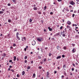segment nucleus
I'll list each match as a JSON object with an SVG mask.
<instances>
[{"mask_svg": "<svg viewBox=\"0 0 79 79\" xmlns=\"http://www.w3.org/2000/svg\"><path fill=\"white\" fill-rule=\"evenodd\" d=\"M22 41H23V42H24V41H26V38L25 37H22Z\"/></svg>", "mask_w": 79, "mask_h": 79, "instance_id": "obj_1", "label": "nucleus"}, {"mask_svg": "<svg viewBox=\"0 0 79 79\" xmlns=\"http://www.w3.org/2000/svg\"><path fill=\"white\" fill-rule=\"evenodd\" d=\"M71 5H75V3L73 1H71L69 3Z\"/></svg>", "mask_w": 79, "mask_h": 79, "instance_id": "obj_2", "label": "nucleus"}, {"mask_svg": "<svg viewBox=\"0 0 79 79\" xmlns=\"http://www.w3.org/2000/svg\"><path fill=\"white\" fill-rule=\"evenodd\" d=\"M32 45H35V41L34 40L32 42Z\"/></svg>", "mask_w": 79, "mask_h": 79, "instance_id": "obj_3", "label": "nucleus"}, {"mask_svg": "<svg viewBox=\"0 0 79 79\" xmlns=\"http://www.w3.org/2000/svg\"><path fill=\"white\" fill-rule=\"evenodd\" d=\"M37 40H38V41H39V42H41V41L42 40V38H41L40 39V38H38L37 39Z\"/></svg>", "mask_w": 79, "mask_h": 79, "instance_id": "obj_4", "label": "nucleus"}, {"mask_svg": "<svg viewBox=\"0 0 79 79\" xmlns=\"http://www.w3.org/2000/svg\"><path fill=\"white\" fill-rule=\"evenodd\" d=\"M76 49L75 48H73V49L72 50V52L73 53H75L76 52Z\"/></svg>", "mask_w": 79, "mask_h": 79, "instance_id": "obj_5", "label": "nucleus"}, {"mask_svg": "<svg viewBox=\"0 0 79 79\" xmlns=\"http://www.w3.org/2000/svg\"><path fill=\"white\" fill-rule=\"evenodd\" d=\"M61 57V56H59L56 57V59H57V60H58V59H60Z\"/></svg>", "mask_w": 79, "mask_h": 79, "instance_id": "obj_6", "label": "nucleus"}, {"mask_svg": "<svg viewBox=\"0 0 79 79\" xmlns=\"http://www.w3.org/2000/svg\"><path fill=\"white\" fill-rule=\"evenodd\" d=\"M57 50H60V48H61V47H60L59 46H57L56 47Z\"/></svg>", "mask_w": 79, "mask_h": 79, "instance_id": "obj_7", "label": "nucleus"}, {"mask_svg": "<svg viewBox=\"0 0 79 79\" xmlns=\"http://www.w3.org/2000/svg\"><path fill=\"white\" fill-rule=\"evenodd\" d=\"M67 23L69 25H70L71 24V22L69 21H68L67 22Z\"/></svg>", "mask_w": 79, "mask_h": 79, "instance_id": "obj_8", "label": "nucleus"}, {"mask_svg": "<svg viewBox=\"0 0 79 79\" xmlns=\"http://www.w3.org/2000/svg\"><path fill=\"white\" fill-rule=\"evenodd\" d=\"M12 1L15 4H16L17 2L16 0H12Z\"/></svg>", "mask_w": 79, "mask_h": 79, "instance_id": "obj_9", "label": "nucleus"}, {"mask_svg": "<svg viewBox=\"0 0 79 79\" xmlns=\"http://www.w3.org/2000/svg\"><path fill=\"white\" fill-rule=\"evenodd\" d=\"M6 54H5V53H3L2 54V56H4V57L6 56Z\"/></svg>", "mask_w": 79, "mask_h": 79, "instance_id": "obj_10", "label": "nucleus"}, {"mask_svg": "<svg viewBox=\"0 0 79 79\" xmlns=\"http://www.w3.org/2000/svg\"><path fill=\"white\" fill-rule=\"evenodd\" d=\"M16 38L18 40H20V38L19 37V36H16Z\"/></svg>", "mask_w": 79, "mask_h": 79, "instance_id": "obj_11", "label": "nucleus"}, {"mask_svg": "<svg viewBox=\"0 0 79 79\" xmlns=\"http://www.w3.org/2000/svg\"><path fill=\"white\" fill-rule=\"evenodd\" d=\"M48 28L49 30V31H52V29L50 28V27H49Z\"/></svg>", "mask_w": 79, "mask_h": 79, "instance_id": "obj_12", "label": "nucleus"}, {"mask_svg": "<svg viewBox=\"0 0 79 79\" xmlns=\"http://www.w3.org/2000/svg\"><path fill=\"white\" fill-rule=\"evenodd\" d=\"M51 40H52V42H54V41H56V40H55V39L54 38H52Z\"/></svg>", "mask_w": 79, "mask_h": 79, "instance_id": "obj_13", "label": "nucleus"}, {"mask_svg": "<svg viewBox=\"0 0 79 79\" xmlns=\"http://www.w3.org/2000/svg\"><path fill=\"white\" fill-rule=\"evenodd\" d=\"M49 75V72H47V77H49V76H48Z\"/></svg>", "mask_w": 79, "mask_h": 79, "instance_id": "obj_14", "label": "nucleus"}, {"mask_svg": "<svg viewBox=\"0 0 79 79\" xmlns=\"http://www.w3.org/2000/svg\"><path fill=\"white\" fill-rule=\"evenodd\" d=\"M22 73V76H24V75L25 74V72H24V71H23Z\"/></svg>", "mask_w": 79, "mask_h": 79, "instance_id": "obj_15", "label": "nucleus"}, {"mask_svg": "<svg viewBox=\"0 0 79 79\" xmlns=\"http://www.w3.org/2000/svg\"><path fill=\"white\" fill-rule=\"evenodd\" d=\"M14 60L15 61H16V56H14Z\"/></svg>", "mask_w": 79, "mask_h": 79, "instance_id": "obj_16", "label": "nucleus"}, {"mask_svg": "<svg viewBox=\"0 0 79 79\" xmlns=\"http://www.w3.org/2000/svg\"><path fill=\"white\" fill-rule=\"evenodd\" d=\"M63 69H65L66 68V65L64 64L63 66Z\"/></svg>", "mask_w": 79, "mask_h": 79, "instance_id": "obj_17", "label": "nucleus"}, {"mask_svg": "<svg viewBox=\"0 0 79 79\" xmlns=\"http://www.w3.org/2000/svg\"><path fill=\"white\" fill-rule=\"evenodd\" d=\"M33 10H37V7H34Z\"/></svg>", "mask_w": 79, "mask_h": 79, "instance_id": "obj_18", "label": "nucleus"}, {"mask_svg": "<svg viewBox=\"0 0 79 79\" xmlns=\"http://www.w3.org/2000/svg\"><path fill=\"white\" fill-rule=\"evenodd\" d=\"M60 35V32L56 33V35H57H57Z\"/></svg>", "mask_w": 79, "mask_h": 79, "instance_id": "obj_19", "label": "nucleus"}, {"mask_svg": "<svg viewBox=\"0 0 79 79\" xmlns=\"http://www.w3.org/2000/svg\"><path fill=\"white\" fill-rule=\"evenodd\" d=\"M8 23H11V20L10 19H8Z\"/></svg>", "mask_w": 79, "mask_h": 79, "instance_id": "obj_20", "label": "nucleus"}, {"mask_svg": "<svg viewBox=\"0 0 79 79\" xmlns=\"http://www.w3.org/2000/svg\"><path fill=\"white\" fill-rule=\"evenodd\" d=\"M63 73L64 75H65V76H66V72L65 71H64Z\"/></svg>", "mask_w": 79, "mask_h": 79, "instance_id": "obj_21", "label": "nucleus"}, {"mask_svg": "<svg viewBox=\"0 0 79 79\" xmlns=\"http://www.w3.org/2000/svg\"><path fill=\"white\" fill-rule=\"evenodd\" d=\"M76 1L77 2V3L79 4V0H76Z\"/></svg>", "mask_w": 79, "mask_h": 79, "instance_id": "obj_22", "label": "nucleus"}, {"mask_svg": "<svg viewBox=\"0 0 79 79\" xmlns=\"http://www.w3.org/2000/svg\"><path fill=\"white\" fill-rule=\"evenodd\" d=\"M33 77H35V73H33Z\"/></svg>", "mask_w": 79, "mask_h": 79, "instance_id": "obj_23", "label": "nucleus"}, {"mask_svg": "<svg viewBox=\"0 0 79 79\" xmlns=\"http://www.w3.org/2000/svg\"><path fill=\"white\" fill-rule=\"evenodd\" d=\"M63 49L64 50H66V46H64L63 47Z\"/></svg>", "mask_w": 79, "mask_h": 79, "instance_id": "obj_24", "label": "nucleus"}, {"mask_svg": "<svg viewBox=\"0 0 79 79\" xmlns=\"http://www.w3.org/2000/svg\"><path fill=\"white\" fill-rule=\"evenodd\" d=\"M18 35H19V32H17L16 33V36H18Z\"/></svg>", "mask_w": 79, "mask_h": 79, "instance_id": "obj_25", "label": "nucleus"}, {"mask_svg": "<svg viewBox=\"0 0 79 79\" xmlns=\"http://www.w3.org/2000/svg\"><path fill=\"white\" fill-rule=\"evenodd\" d=\"M14 29V31L15 32V31H17V28H15Z\"/></svg>", "mask_w": 79, "mask_h": 79, "instance_id": "obj_26", "label": "nucleus"}, {"mask_svg": "<svg viewBox=\"0 0 79 79\" xmlns=\"http://www.w3.org/2000/svg\"><path fill=\"white\" fill-rule=\"evenodd\" d=\"M27 56H25L24 57L25 60H26V59H27Z\"/></svg>", "mask_w": 79, "mask_h": 79, "instance_id": "obj_27", "label": "nucleus"}, {"mask_svg": "<svg viewBox=\"0 0 79 79\" xmlns=\"http://www.w3.org/2000/svg\"><path fill=\"white\" fill-rule=\"evenodd\" d=\"M3 11H0V14H3Z\"/></svg>", "mask_w": 79, "mask_h": 79, "instance_id": "obj_28", "label": "nucleus"}, {"mask_svg": "<svg viewBox=\"0 0 79 79\" xmlns=\"http://www.w3.org/2000/svg\"><path fill=\"white\" fill-rule=\"evenodd\" d=\"M13 45L14 47H16V44L14 43L13 44Z\"/></svg>", "mask_w": 79, "mask_h": 79, "instance_id": "obj_29", "label": "nucleus"}, {"mask_svg": "<svg viewBox=\"0 0 79 79\" xmlns=\"http://www.w3.org/2000/svg\"><path fill=\"white\" fill-rule=\"evenodd\" d=\"M67 27L68 29H69V28H70V27H69V26L68 25Z\"/></svg>", "mask_w": 79, "mask_h": 79, "instance_id": "obj_30", "label": "nucleus"}, {"mask_svg": "<svg viewBox=\"0 0 79 79\" xmlns=\"http://www.w3.org/2000/svg\"><path fill=\"white\" fill-rule=\"evenodd\" d=\"M62 58H64V57H65V56H64V55H62Z\"/></svg>", "mask_w": 79, "mask_h": 79, "instance_id": "obj_31", "label": "nucleus"}, {"mask_svg": "<svg viewBox=\"0 0 79 79\" xmlns=\"http://www.w3.org/2000/svg\"><path fill=\"white\" fill-rule=\"evenodd\" d=\"M78 37H79V36H78L77 35H75V37L78 38Z\"/></svg>", "mask_w": 79, "mask_h": 79, "instance_id": "obj_32", "label": "nucleus"}, {"mask_svg": "<svg viewBox=\"0 0 79 79\" xmlns=\"http://www.w3.org/2000/svg\"><path fill=\"white\" fill-rule=\"evenodd\" d=\"M72 45H73V47H74V46H75V45H76L75 44H72Z\"/></svg>", "mask_w": 79, "mask_h": 79, "instance_id": "obj_33", "label": "nucleus"}, {"mask_svg": "<svg viewBox=\"0 0 79 79\" xmlns=\"http://www.w3.org/2000/svg\"><path fill=\"white\" fill-rule=\"evenodd\" d=\"M71 69L72 71H74V68H72Z\"/></svg>", "mask_w": 79, "mask_h": 79, "instance_id": "obj_34", "label": "nucleus"}, {"mask_svg": "<svg viewBox=\"0 0 79 79\" xmlns=\"http://www.w3.org/2000/svg\"><path fill=\"white\" fill-rule=\"evenodd\" d=\"M74 16H75V14H73L72 15V17H73V18H74Z\"/></svg>", "mask_w": 79, "mask_h": 79, "instance_id": "obj_35", "label": "nucleus"}, {"mask_svg": "<svg viewBox=\"0 0 79 79\" xmlns=\"http://www.w3.org/2000/svg\"><path fill=\"white\" fill-rule=\"evenodd\" d=\"M29 22L30 23H31V22H32V19H31L30 20H29Z\"/></svg>", "mask_w": 79, "mask_h": 79, "instance_id": "obj_36", "label": "nucleus"}, {"mask_svg": "<svg viewBox=\"0 0 79 79\" xmlns=\"http://www.w3.org/2000/svg\"><path fill=\"white\" fill-rule=\"evenodd\" d=\"M38 58H39L40 59H41V56H38Z\"/></svg>", "mask_w": 79, "mask_h": 79, "instance_id": "obj_37", "label": "nucleus"}, {"mask_svg": "<svg viewBox=\"0 0 79 79\" xmlns=\"http://www.w3.org/2000/svg\"><path fill=\"white\" fill-rule=\"evenodd\" d=\"M8 6H11V4L10 3H8L7 4Z\"/></svg>", "mask_w": 79, "mask_h": 79, "instance_id": "obj_38", "label": "nucleus"}, {"mask_svg": "<svg viewBox=\"0 0 79 79\" xmlns=\"http://www.w3.org/2000/svg\"><path fill=\"white\" fill-rule=\"evenodd\" d=\"M72 64L73 66H74V67H76V65H75V64Z\"/></svg>", "mask_w": 79, "mask_h": 79, "instance_id": "obj_39", "label": "nucleus"}, {"mask_svg": "<svg viewBox=\"0 0 79 79\" xmlns=\"http://www.w3.org/2000/svg\"><path fill=\"white\" fill-rule=\"evenodd\" d=\"M39 69H42V66H39Z\"/></svg>", "mask_w": 79, "mask_h": 79, "instance_id": "obj_40", "label": "nucleus"}, {"mask_svg": "<svg viewBox=\"0 0 79 79\" xmlns=\"http://www.w3.org/2000/svg\"><path fill=\"white\" fill-rule=\"evenodd\" d=\"M20 76L18 74L17 75V77H19Z\"/></svg>", "mask_w": 79, "mask_h": 79, "instance_id": "obj_41", "label": "nucleus"}, {"mask_svg": "<svg viewBox=\"0 0 79 79\" xmlns=\"http://www.w3.org/2000/svg\"><path fill=\"white\" fill-rule=\"evenodd\" d=\"M66 11H69V10H68V8H67V7H66Z\"/></svg>", "mask_w": 79, "mask_h": 79, "instance_id": "obj_42", "label": "nucleus"}, {"mask_svg": "<svg viewBox=\"0 0 79 79\" xmlns=\"http://www.w3.org/2000/svg\"><path fill=\"white\" fill-rule=\"evenodd\" d=\"M62 36L63 37H65V36H66V35H65L64 34H63L62 35Z\"/></svg>", "mask_w": 79, "mask_h": 79, "instance_id": "obj_43", "label": "nucleus"}, {"mask_svg": "<svg viewBox=\"0 0 79 79\" xmlns=\"http://www.w3.org/2000/svg\"><path fill=\"white\" fill-rule=\"evenodd\" d=\"M9 62V63H11L12 62V60H10Z\"/></svg>", "mask_w": 79, "mask_h": 79, "instance_id": "obj_44", "label": "nucleus"}, {"mask_svg": "<svg viewBox=\"0 0 79 79\" xmlns=\"http://www.w3.org/2000/svg\"><path fill=\"white\" fill-rule=\"evenodd\" d=\"M31 64H32V63H34V61H33V60H32L31 62Z\"/></svg>", "mask_w": 79, "mask_h": 79, "instance_id": "obj_45", "label": "nucleus"}, {"mask_svg": "<svg viewBox=\"0 0 79 79\" xmlns=\"http://www.w3.org/2000/svg\"><path fill=\"white\" fill-rule=\"evenodd\" d=\"M31 68L30 67L28 66L27 68V69H30Z\"/></svg>", "mask_w": 79, "mask_h": 79, "instance_id": "obj_46", "label": "nucleus"}, {"mask_svg": "<svg viewBox=\"0 0 79 79\" xmlns=\"http://www.w3.org/2000/svg\"><path fill=\"white\" fill-rule=\"evenodd\" d=\"M56 73H57V72L56 71V70L54 71V74H56Z\"/></svg>", "mask_w": 79, "mask_h": 79, "instance_id": "obj_47", "label": "nucleus"}, {"mask_svg": "<svg viewBox=\"0 0 79 79\" xmlns=\"http://www.w3.org/2000/svg\"><path fill=\"white\" fill-rule=\"evenodd\" d=\"M10 71H12V72H14V70H13V69H11V70H10Z\"/></svg>", "mask_w": 79, "mask_h": 79, "instance_id": "obj_48", "label": "nucleus"}, {"mask_svg": "<svg viewBox=\"0 0 79 79\" xmlns=\"http://www.w3.org/2000/svg\"><path fill=\"white\" fill-rule=\"evenodd\" d=\"M24 62L25 63H27V60H26L24 61Z\"/></svg>", "mask_w": 79, "mask_h": 79, "instance_id": "obj_49", "label": "nucleus"}, {"mask_svg": "<svg viewBox=\"0 0 79 79\" xmlns=\"http://www.w3.org/2000/svg\"><path fill=\"white\" fill-rule=\"evenodd\" d=\"M46 58H45L44 59V62H45V61H46Z\"/></svg>", "mask_w": 79, "mask_h": 79, "instance_id": "obj_50", "label": "nucleus"}, {"mask_svg": "<svg viewBox=\"0 0 79 79\" xmlns=\"http://www.w3.org/2000/svg\"><path fill=\"white\" fill-rule=\"evenodd\" d=\"M60 29H63V26H61L60 27Z\"/></svg>", "mask_w": 79, "mask_h": 79, "instance_id": "obj_51", "label": "nucleus"}, {"mask_svg": "<svg viewBox=\"0 0 79 79\" xmlns=\"http://www.w3.org/2000/svg\"><path fill=\"white\" fill-rule=\"evenodd\" d=\"M51 55H52V54H51L50 53L49 54V56H51Z\"/></svg>", "mask_w": 79, "mask_h": 79, "instance_id": "obj_52", "label": "nucleus"}, {"mask_svg": "<svg viewBox=\"0 0 79 79\" xmlns=\"http://www.w3.org/2000/svg\"><path fill=\"white\" fill-rule=\"evenodd\" d=\"M24 51L26 52V50H27V48H24Z\"/></svg>", "mask_w": 79, "mask_h": 79, "instance_id": "obj_53", "label": "nucleus"}, {"mask_svg": "<svg viewBox=\"0 0 79 79\" xmlns=\"http://www.w3.org/2000/svg\"><path fill=\"white\" fill-rule=\"evenodd\" d=\"M40 63L41 64H43V62H42V61H41L40 62Z\"/></svg>", "mask_w": 79, "mask_h": 79, "instance_id": "obj_54", "label": "nucleus"}, {"mask_svg": "<svg viewBox=\"0 0 79 79\" xmlns=\"http://www.w3.org/2000/svg\"><path fill=\"white\" fill-rule=\"evenodd\" d=\"M43 50H43V49H41V52H42V53H43Z\"/></svg>", "mask_w": 79, "mask_h": 79, "instance_id": "obj_55", "label": "nucleus"}, {"mask_svg": "<svg viewBox=\"0 0 79 79\" xmlns=\"http://www.w3.org/2000/svg\"><path fill=\"white\" fill-rule=\"evenodd\" d=\"M10 48H11V49H13V47L12 46H11L10 47Z\"/></svg>", "mask_w": 79, "mask_h": 79, "instance_id": "obj_56", "label": "nucleus"}, {"mask_svg": "<svg viewBox=\"0 0 79 79\" xmlns=\"http://www.w3.org/2000/svg\"><path fill=\"white\" fill-rule=\"evenodd\" d=\"M77 71H78L77 69H75V72H76V73H77Z\"/></svg>", "mask_w": 79, "mask_h": 79, "instance_id": "obj_57", "label": "nucleus"}, {"mask_svg": "<svg viewBox=\"0 0 79 79\" xmlns=\"http://www.w3.org/2000/svg\"><path fill=\"white\" fill-rule=\"evenodd\" d=\"M5 9H2V10L3 11H5Z\"/></svg>", "mask_w": 79, "mask_h": 79, "instance_id": "obj_58", "label": "nucleus"}, {"mask_svg": "<svg viewBox=\"0 0 79 79\" xmlns=\"http://www.w3.org/2000/svg\"><path fill=\"white\" fill-rule=\"evenodd\" d=\"M9 68H12V66L11 65H10V66H9Z\"/></svg>", "mask_w": 79, "mask_h": 79, "instance_id": "obj_59", "label": "nucleus"}, {"mask_svg": "<svg viewBox=\"0 0 79 79\" xmlns=\"http://www.w3.org/2000/svg\"><path fill=\"white\" fill-rule=\"evenodd\" d=\"M53 12H51L50 13V15H53Z\"/></svg>", "mask_w": 79, "mask_h": 79, "instance_id": "obj_60", "label": "nucleus"}, {"mask_svg": "<svg viewBox=\"0 0 79 79\" xmlns=\"http://www.w3.org/2000/svg\"><path fill=\"white\" fill-rule=\"evenodd\" d=\"M19 58H17V61H19Z\"/></svg>", "mask_w": 79, "mask_h": 79, "instance_id": "obj_61", "label": "nucleus"}, {"mask_svg": "<svg viewBox=\"0 0 79 79\" xmlns=\"http://www.w3.org/2000/svg\"><path fill=\"white\" fill-rule=\"evenodd\" d=\"M61 0H58V2H61Z\"/></svg>", "mask_w": 79, "mask_h": 79, "instance_id": "obj_62", "label": "nucleus"}, {"mask_svg": "<svg viewBox=\"0 0 79 79\" xmlns=\"http://www.w3.org/2000/svg\"><path fill=\"white\" fill-rule=\"evenodd\" d=\"M64 77V75H62L61 76L62 79H63V77Z\"/></svg>", "mask_w": 79, "mask_h": 79, "instance_id": "obj_63", "label": "nucleus"}, {"mask_svg": "<svg viewBox=\"0 0 79 79\" xmlns=\"http://www.w3.org/2000/svg\"><path fill=\"white\" fill-rule=\"evenodd\" d=\"M10 68H9L8 69V71H10Z\"/></svg>", "mask_w": 79, "mask_h": 79, "instance_id": "obj_64", "label": "nucleus"}]
</instances>
